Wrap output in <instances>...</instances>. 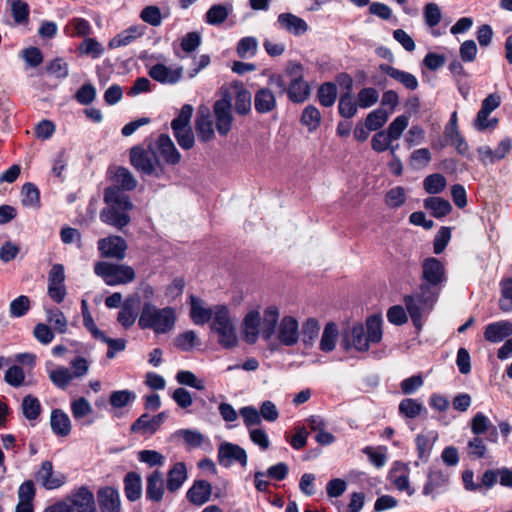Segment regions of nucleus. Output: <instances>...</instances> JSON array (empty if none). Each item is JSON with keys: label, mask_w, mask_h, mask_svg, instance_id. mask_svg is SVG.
I'll return each mask as SVG.
<instances>
[{"label": "nucleus", "mask_w": 512, "mask_h": 512, "mask_svg": "<svg viewBox=\"0 0 512 512\" xmlns=\"http://www.w3.org/2000/svg\"><path fill=\"white\" fill-rule=\"evenodd\" d=\"M421 267L422 283L419 291L404 298L406 309L417 328L422 326V316L433 309L441 287L447 280L445 266L439 259L428 257L424 259Z\"/></svg>", "instance_id": "obj_1"}, {"label": "nucleus", "mask_w": 512, "mask_h": 512, "mask_svg": "<svg viewBox=\"0 0 512 512\" xmlns=\"http://www.w3.org/2000/svg\"><path fill=\"white\" fill-rule=\"evenodd\" d=\"M383 320L380 315H371L366 320V325L356 324L344 332L342 346L345 350L354 347L359 352L369 350L371 344H377L382 340Z\"/></svg>", "instance_id": "obj_2"}, {"label": "nucleus", "mask_w": 512, "mask_h": 512, "mask_svg": "<svg viewBox=\"0 0 512 512\" xmlns=\"http://www.w3.org/2000/svg\"><path fill=\"white\" fill-rule=\"evenodd\" d=\"M104 202L107 207L100 212V220L110 226L122 230L130 223L128 212L134 205L130 197L117 187H107L104 190Z\"/></svg>", "instance_id": "obj_3"}, {"label": "nucleus", "mask_w": 512, "mask_h": 512, "mask_svg": "<svg viewBox=\"0 0 512 512\" xmlns=\"http://www.w3.org/2000/svg\"><path fill=\"white\" fill-rule=\"evenodd\" d=\"M176 319V311L173 307L159 308L151 302H145L138 325L141 329L153 330L155 334H166L173 330Z\"/></svg>", "instance_id": "obj_4"}, {"label": "nucleus", "mask_w": 512, "mask_h": 512, "mask_svg": "<svg viewBox=\"0 0 512 512\" xmlns=\"http://www.w3.org/2000/svg\"><path fill=\"white\" fill-rule=\"evenodd\" d=\"M129 158L132 167L141 175L161 178L165 174L164 164L157 156L152 142L147 146H133L129 151Z\"/></svg>", "instance_id": "obj_5"}, {"label": "nucleus", "mask_w": 512, "mask_h": 512, "mask_svg": "<svg viewBox=\"0 0 512 512\" xmlns=\"http://www.w3.org/2000/svg\"><path fill=\"white\" fill-rule=\"evenodd\" d=\"M210 328L218 335V343L226 349L233 348L238 343L235 321L225 305L214 307V317Z\"/></svg>", "instance_id": "obj_6"}, {"label": "nucleus", "mask_w": 512, "mask_h": 512, "mask_svg": "<svg viewBox=\"0 0 512 512\" xmlns=\"http://www.w3.org/2000/svg\"><path fill=\"white\" fill-rule=\"evenodd\" d=\"M94 273L101 277L108 286H118L134 281L136 274L131 266L110 262H97Z\"/></svg>", "instance_id": "obj_7"}, {"label": "nucleus", "mask_w": 512, "mask_h": 512, "mask_svg": "<svg viewBox=\"0 0 512 512\" xmlns=\"http://www.w3.org/2000/svg\"><path fill=\"white\" fill-rule=\"evenodd\" d=\"M286 73L291 76L287 88V95L293 103H303L311 93L309 84L303 79V66L297 62H290Z\"/></svg>", "instance_id": "obj_8"}, {"label": "nucleus", "mask_w": 512, "mask_h": 512, "mask_svg": "<svg viewBox=\"0 0 512 512\" xmlns=\"http://www.w3.org/2000/svg\"><path fill=\"white\" fill-rule=\"evenodd\" d=\"M215 128L219 135L226 136L232 129V103L229 95H224L213 104Z\"/></svg>", "instance_id": "obj_9"}, {"label": "nucleus", "mask_w": 512, "mask_h": 512, "mask_svg": "<svg viewBox=\"0 0 512 512\" xmlns=\"http://www.w3.org/2000/svg\"><path fill=\"white\" fill-rule=\"evenodd\" d=\"M218 462L221 466L229 468L234 462H238L242 467L247 465V453L237 444L223 442L218 447Z\"/></svg>", "instance_id": "obj_10"}, {"label": "nucleus", "mask_w": 512, "mask_h": 512, "mask_svg": "<svg viewBox=\"0 0 512 512\" xmlns=\"http://www.w3.org/2000/svg\"><path fill=\"white\" fill-rule=\"evenodd\" d=\"M153 146L163 164L175 166L181 162L182 156L169 135L160 134Z\"/></svg>", "instance_id": "obj_11"}, {"label": "nucleus", "mask_w": 512, "mask_h": 512, "mask_svg": "<svg viewBox=\"0 0 512 512\" xmlns=\"http://www.w3.org/2000/svg\"><path fill=\"white\" fill-rule=\"evenodd\" d=\"M276 338L282 345L294 346L300 338L298 321L292 316H284L277 326Z\"/></svg>", "instance_id": "obj_12"}, {"label": "nucleus", "mask_w": 512, "mask_h": 512, "mask_svg": "<svg viewBox=\"0 0 512 512\" xmlns=\"http://www.w3.org/2000/svg\"><path fill=\"white\" fill-rule=\"evenodd\" d=\"M183 71L182 66L169 67L162 63H157L150 67L148 75L163 85H174L182 79Z\"/></svg>", "instance_id": "obj_13"}, {"label": "nucleus", "mask_w": 512, "mask_h": 512, "mask_svg": "<svg viewBox=\"0 0 512 512\" xmlns=\"http://www.w3.org/2000/svg\"><path fill=\"white\" fill-rule=\"evenodd\" d=\"M195 130L201 142H209L215 137L214 121L210 110L206 106H200L195 119Z\"/></svg>", "instance_id": "obj_14"}, {"label": "nucleus", "mask_w": 512, "mask_h": 512, "mask_svg": "<svg viewBox=\"0 0 512 512\" xmlns=\"http://www.w3.org/2000/svg\"><path fill=\"white\" fill-rule=\"evenodd\" d=\"M36 480L47 490L60 488L66 482V477L61 472H55L51 461H44L36 472Z\"/></svg>", "instance_id": "obj_15"}, {"label": "nucleus", "mask_w": 512, "mask_h": 512, "mask_svg": "<svg viewBox=\"0 0 512 512\" xmlns=\"http://www.w3.org/2000/svg\"><path fill=\"white\" fill-rule=\"evenodd\" d=\"M98 250L103 257L122 260L125 258L127 243L120 236H109L98 241Z\"/></svg>", "instance_id": "obj_16"}, {"label": "nucleus", "mask_w": 512, "mask_h": 512, "mask_svg": "<svg viewBox=\"0 0 512 512\" xmlns=\"http://www.w3.org/2000/svg\"><path fill=\"white\" fill-rule=\"evenodd\" d=\"M277 25L281 30L296 37L304 35L309 30V26L303 18L290 12L279 14Z\"/></svg>", "instance_id": "obj_17"}, {"label": "nucleus", "mask_w": 512, "mask_h": 512, "mask_svg": "<svg viewBox=\"0 0 512 512\" xmlns=\"http://www.w3.org/2000/svg\"><path fill=\"white\" fill-rule=\"evenodd\" d=\"M74 512H96L93 493L86 487H80L66 498Z\"/></svg>", "instance_id": "obj_18"}, {"label": "nucleus", "mask_w": 512, "mask_h": 512, "mask_svg": "<svg viewBox=\"0 0 512 512\" xmlns=\"http://www.w3.org/2000/svg\"><path fill=\"white\" fill-rule=\"evenodd\" d=\"M165 493L164 475L159 470H154L146 478V498L152 502L162 501Z\"/></svg>", "instance_id": "obj_19"}, {"label": "nucleus", "mask_w": 512, "mask_h": 512, "mask_svg": "<svg viewBox=\"0 0 512 512\" xmlns=\"http://www.w3.org/2000/svg\"><path fill=\"white\" fill-rule=\"evenodd\" d=\"M379 69L408 90H416L419 86L416 76L410 72L400 70L389 64H380Z\"/></svg>", "instance_id": "obj_20"}, {"label": "nucleus", "mask_w": 512, "mask_h": 512, "mask_svg": "<svg viewBox=\"0 0 512 512\" xmlns=\"http://www.w3.org/2000/svg\"><path fill=\"white\" fill-rule=\"evenodd\" d=\"M97 496L101 512H120V496L119 492L115 488H101L98 491Z\"/></svg>", "instance_id": "obj_21"}, {"label": "nucleus", "mask_w": 512, "mask_h": 512, "mask_svg": "<svg viewBox=\"0 0 512 512\" xmlns=\"http://www.w3.org/2000/svg\"><path fill=\"white\" fill-rule=\"evenodd\" d=\"M212 494V485L206 480H196L188 489L186 497L194 505L201 506L209 501Z\"/></svg>", "instance_id": "obj_22"}, {"label": "nucleus", "mask_w": 512, "mask_h": 512, "mask_svg": "<svg viewBox=\"0 0 512 512\" xmlns=\"http://www.w3.org/2000/svg\"><path fill=\"white\" fill-rule=\"evenodd\" d=\"M512 335V323L508 320H500L490 323L484 331V338L491 343H499Z\"/></svg>", "instance_id": "obj_23"}, {"label": "nucleus", "mask_w": 512, "mask_h": 512, "mask_svg": "<svg viewBox=\"0 0 512 512\" xmlns=\"http://www.w3.org/2000/svg\"><path fill=\"white\" fill-rule=\"evenodd\" d=\"M276 106V96L269 87H261L256 91L254 95V107L258 113H270Z\"/></svg>", "instance_id": "obj_24"}, {"label": "nucleus", "mask_w": 512, "mask_h": 512, "mask_svg": "<svg viewBox=\"0 0 512 512\" xmlns=\"http://www.w3.org/2000/svg\"><path fill=\"white\" fill-rule=\"evenodd\" d=\"M187 468L184 462L175 463L167 473V489L174 493L178 491L187 480Z\"/></svg>", "instance_id": "obj_25"}, {"label": "nucleus", "mask_w": 512, "mask_h": 512, "mask_svg": "<svg viewBox=\"0 0 512 512\" xmlns=\"http://www.w3.org/2000/svg\"><path fill=\"white\" fill-rule=\"evenodd\" d=\"M145 27L142 25H134L131 26L121 33L117 34L111 41H110V47L112 48H118V47H124L132 42H134L136 39L140 38L145 33Z\"/></svg>", "instance_id": "obj_26"}, {"label": "nucleus", "mask_w": 512, "mask_h": 512, "mask_svg": "<svg viewBox=\"0 0 512 512\" xmlns=\"http://www.w3.org/2000/svg\"><path fill=\"white\" fill-rule=\"evenodd\" d=\"M260 313L258 311H250L243 320L245 341L253 344L260 334Z\"/></svg>", "instance_id": "obj_27"}, {"label": "nucleus", "mask_w": 512, "mask_h": 512, "mask_svg": "<svg viewBox=\"0 0 512 512\" xmlns=\"http://www.w3.org/2000/svg\"><path fill=\"white\" fill-rule=\"evenodd\" d=\"M124 492L126 498L131 501H137L142 496V479L136 472H128L124 477Z\"/></svg>", "instance_id": "obj_28"}, {"label": "nucleus", "mask_w": 512, "mask_h": 512, "mask_svg": "<svg viewBox=\"0 0 512 512\" xmlns=\"http://www.w3.org/2000/svg\"><path fill=\"white\" fill-rule=\"evenodd\" d=\"M50 425L54 434L65 437L71 432V421L68 415L61 409L51 412Z\"/></svg>", "instance_id": "obj_29"}, {"label": "nucleus", "mask_w": 512, "mask_h": 512, "mask_svg": "<svg viewBox=\"0 0 512 512\" xmlns=\"http://www.w3.org/2000/svg\"><path fill=\"white\" fill-rule=\"evenodd\" d=\"M438 435L436 432L431 431L425 434H419L416 436L415 442H416V448H417V454L418 458L426 462L429 459L430 453L432 451L433 445L435 441L437 440Z\"/></svg>", "instance_id": "obj_30"}, {"label": "nucleus", "mask_w": 512, "mask_h": 512, "mask_svg": "<svg viewBox=\"0 0 512 512\" xmlns=\"http://www.w3.org/2000/svg\"><path fill=\"white\" fill-rule=\"evenodd\" d=\"M191 318L196 325H203L214 317V308H206L201 300L191 296Z\"/></svg>", "instance_id": "obj_31"}, {"label": "nucleus", "mask_w": 512, "mask_h": 512, "mask_svg": "<svg viewBox=\"0 0 512 512\" xmlns=\"http://www.w3.org/2000/svg\"><path fill=\"white\" fill-rule=\"evenodd\" d=\"M232 10L233 5L230 2L212 5L206 12L205 20L210 25H220L227 19Z\"/></svg>", "instance_id": "obj_32"}, {"label": "nucleus", "mask_w": 512, "mask_h": 512, "mask_svg": "<svg viewBox=\"0 0 512 512\" xmlns=\"http://www.w3.org/2000/svg\"><path fill=\"white\" fill-rule=\"evenodd\" d=\"M114 185L120 191H131L137 187V180L134 175L124 167H118L113 176Z\"/></svg>", "instance_id": "obj_33"}, {"label": "nucleus", "mask_w": 512, "mask_h": 512, "mask_svg": "<svg viewBox=\"0 0 512 512\" xmlns=\"http://www.w3.org/2000/svg\"><path fill=\"white\" fill-rule=\"evenodd\" d=\"M424 207L429 210L435 218H442L448 215L452 206L450 202L441 197H428L424 200Z\"/></svg>", "instance_id": "obj_34"}, {"label": "nucleus", "mask_w": 512, "mask_h": 512, "mask_svg": "<svg viewBox=\"0 0 512 512\" xmlns=\"http://www.w3.org/2000/svg\"><path fill=\"white\" fill-rule=\"evenodd\" d=\"M64 31L70 37H87L91 34L92 28L86 19L76 17L68 22Z\"/></svg>", "instance_id": "obj_35"}, {"label": "nucleus", "mask_w": 512, "mask_h": 512, "mask_svg": "<svg viewBox=\"0 0 512 512\" xmlns=\"http://www.w3.org/2000/svg\"><path fill=\"white\" fill-rule=\"evenodd\" d=\"M339 331L338 327L334 322H329L325 325L319 348L323 352H331L334 350L336 345V340L338 338Z\"/></svg>", "instance_id": "obj_36"}, {"label": "nucleus", "mask_w": 512, "mask_h": 512, "mask_svg": "<svg viewBox=\"0 0 512 512\" xmlns=\"http://www.w3.org/2000/svg\"><path fill=\"white\" fill-rule=\"evenodd\" d=\"M135 299H127L118 313L117 321L125 328H130L136 321L137 313L135 308Z\"/></svg>", "instance_id": "obj_37"}, {"label": "nucleus", "mask_w": 512, "mask_h": 512, "mask_svg": "<svg viewBox=\"0 0 512 512\" xmlns=\"http://www.w3.org/2000/svg\"><path fill=\"white\" fill-rule=\"evenodd\" d=\"M448 483V476L439 469H433L428 474V480L423 487L425 495L432 494L438 488L445 486Z\"/></svg>", "instance_id": "obj_38"}, {"label": "nucleus", "mask_w": 512, "mask_h": 512, "mask_svg": "<svg viewBox=\"0 0 512 512\" xmlns=\"http://www.w3.org/2000/svg\"><path fill=\"white\" fill-rule=\"evenodd\" d=\"M337 99V87L333 82H325L318 89V100L324 107H331Z\"/></svg>", "instance_id": "obj_39"}, {"label": "nucleus", "mask_w": 512, "mask_h": 512, "mask_svg": "<svg viewBox=\"0 0 512 512\" xmlns=\"http://www.w3.org/2000/svg\"><path fill=\"white\" fill-rule=\"evenodd\" d=\"M300 121L302 125L308 127V130L312 132L320 125L321 113L315 106L308 105L304 108Z\"/></svg>", "instance_id": "obj_40"}, {"label": "nucleus", "mask_w": 512, "mask_h": 512, "mask_svg": "<svg viewBox=\"0 0 512 512\" xmlns=\"http://www.w3.org/2000/svg\"><path fill=\"white\" fill-rule=\"evenodd\" d=\"M156 422H154L153 416L145 413L142 414L132 425L131 432L133 433H148L153 434L158 430Z\"/></svg>", "instance_id": "obj_41"}, {"label": "nucleus", "mask_w": 512, "mask_h": 512, "mask_svg": "<svg viewBox=\"0 0 512 512\" xmlns=\"http://www.w3.org/2000/svg\"><path fill=\"white\" fill-rule=\"evenodd\" d=\"M358 106L353 100L352 93H344L340 96L338 111L342 117L349 119L356 115Z\"/></svg>", "instance_id": "obj_42"}, {"label": "nucleus", "mask_w": 512, "mask_h": 512, "mask_svg": "<svg viewBox=\"0 0 512 512\" xmlns=\"http://www.w3.org/2000/svg\"><path fill=\"white\" fill-rule=\"evenodd\" d=\"M501 298L499 300V308L503 312L512 311V277L501 280Z\"/></svg>", "instance_id": "obj_43"}, {"label": "nucleus", "mask_w": 512, "mask_h": 512, "mask_svg": "<svg viewBox=\"0 0 512 512\" xmlns=\"http://www.w3.org/2000/svg\"><path fill=\"white\" fill-rule=\"evenodd\" d=\"M200 344V340L192 330L185 331L174 339V345L182 351H190Z\"/></svg>", "instance_id": "obj_44"}, {"label": "nucleus", "mask_w": 512, "mask_h": 512, "mask_svg": "<svg viewBox=\"0 0 512 512\" xmlns=\"http://www.w3.org/2000/svg\"><path fill=\"white\" fill-rule=\"evenodd\" d=\"M423 410V404L417 399L405 398L399 404V412L407 418H416Z\"/></svg>", "instance_id": "obj_45"}, {"label": "nucleus", "mask_w": 512, "mask_h": 512, "mask_svg": "<svg viewBox=\"0 0 512 512\" xmlns=\"http://www.w3.org/2000/svg\"><path fill=\"white\" fill-rule=\"evenodd\" d=\"M46 318L58 333L64 334L67 332L68 321L58 308L48 309L46 311Z\"/></svg>", "instance_id": "obj_46"}, {"label": "nucleus", "mask_w": 512, "mask_h": 512, "mask_svg": "<svg viewBox=\"0 0 512 512\" xmlns=\"http://www.w3.org/2000/svg\"><path fill=\"white\" fill-rule=\"evenodd\" d=\"M176 381L180 385L189 386L191 388L197 390L205 389V381L203 379H199L193 372L188 370H180L176 374Z\"/></svg>", "instance_id": "obj_47"}, {"label": "nucleus", "mask_w": 512, "mask_h": 512, "mask_svg": "<svg viewBox=\"0 0 512 512\" xmlns=\"http://www.w3.org/2000/svg\"><path fill=\"white\" fill-rule=\"evenodd\" d=\"M389 113L384 108H378L370 112L366 117L367 129L376 131L380 129L387 122Z\"/></svg>", "instance_id": "obj_48"}, {"label": "nucleus", "mask_w": 512, "mask_h": 512, "mask_svg": "<svg viewBox=\"0 0 512 512\" xmlns=\"http://www.w3.org/2000/svg\"><path fill=\"white\" fill-rule=\"evenodd\" d=\"M51 382L60 389H65L73 380V375L67 367H58L49 373Z\"/></svg>", "instance_id": "obj_49"}, {"label": "nucleus", "mask_w": 512, "mask_h": 512, "mask_svg": "<svg viewBox=\"0 0 512 512\" xmlns=\"http://www.w3.org/2000/svg\"><path fill=\"white\" fill-rule=\"evenodd\" d=\"M446 179L442 174L435 173L428 175L424 181L423 186L427 193L438 194L442 192L446 187Z\"/></svg>", "instance_id": "obj_50"}, {"label": "nucleus", "mask_w": 512, "mask_h": 512, "mask_svg": "<svg viewBox=\"0 0 512 512\" xmlns=\"http://www.w3.org/2000/svg\"><path fill=\"white\" fill-rule=\"evenodd\" d=\"M21 406H22L23 415L28 420H35L40 415L41 404H40L39 400L32 395L25 396L23 398Z\"/></svg>", "instance_id": "obj_51"}, {"label": "nucleus", "mask_w": 512, "mask_h": 512, "mask_svg": "<svg viewBox=\"0 0 512 512\" xmlns=\"http://www.w3.org/2000/svg\"><path fill=\"white\" fill-rule=\"evenodd\" d=\"M252 95L244 88L237 90L235 97V110L240 115H246L251 111Z\"/></svg>", "instance_id": "obj_52"}, {"label": "nucleus", "mask_w": 512, "mask_h": 512, "mask_svg": "<svg viewBox=\"0 0 512 512\" xmlns=\"http://www.w3.org/2000/svg\"><path fill=\"white\" fill-rule=\"evenodd\" d=\"M379 100V92L373 87L362 88L357 95V104L360 108H369Z\"/></svg>", "instance_id": "obj_53"}, {"label": "nucleus", "mask_w": 512, "mask_h": 512, "mask_svg": "<svg viewBox=\"0 0 512 512\" xmlns=\"http://www.w3.org/2000/svg\"><path fill=\"white\" fill-rule=\"evenodd\" d=\"M193 106L190 104H184L177 117H175L171 122V128L172 130H176L179 128H188L191 127V118L193 115Z\"/></svg>", "instance_id": "obj_54"}, {"label": "nucleus", "mask_w": 512, "mask_h": 512, "mask_svg": "<svg viewBox=\"0 0 512 512\" xmlns=\"http://www.w3.org/2000/svg\"><path fill=\"white\" fill-rule=\"evenodd\" d=\"M423 18L428 27L433 28L437 26L442 18L439 5L433 2L427 3L423 8Z\"/></svg>", "instance_id": "obj_55"}, {"label": "nucleus", "mask_w": 512, "mask_h": 512, "mask_svg": "<svg viewBox=\"0 0 512 512\" xmlns=\"http://www.w3.org/2000/svg\"><path fill=\"white\" fill-rule=\"evenodd\" d=\"M258 48V42L255 37H244L237 45V54L240 58L246 59L253 57Z\"/></svg>", "instance_id": "obj_56"}, {"label": "nucleus", "mask_w": 512, "mask_h": 512, "mask_svg": "<svg viewBox=\"0 0 512 512\" xmlns=\"http://www.w3.org/2000/svg\"><path fill=\"white\" fill-rule=\"evenodd\" d=\"M488 452L487 446L482 438L475 436L467 443V454L471 459H482Z\"/></svg>", "instance_id": "obj_57"}, {"label": "nucleus", "mask_w": 512, "mask_h": 512, "mask_svg": "<svg viewBox=\"0 0 512 512\" xmlns=\"http://www.w3.org/2000/svg\"><path fill=\"white\" fill-rule=\"evenodd\" d=\"M320 331L319 323L314 318H309L302 326V341L305 345H312Z\"/></svg>", "instance_id": "obj_58"}, {"label": "nucleus", "mask_w": 512, "mask_h": 512, "mask_svg": "<svg viewBox=\"0 0 512 512\" xmlns=\"http://www.w3.org/2000/svg\"><path fill=\"white\" fill-rule=\"evenodd\" d=\"M405 201L406 191L401 186L390 189L385 195V204L392 209L401 207Z\"/></svg>", "instance_id": "obj_59"}, {"label": "nucleus", "mask_w": 512, "mask_h": 512, "mask_svg": "<svg viewBox=\"0 0 512 512\" xmlns=\"http://www.w3.org/2000/svg\"><path fill=\"white\" fill-rule=\"evenodd\" d=\"M408 124L409 117L406 115H399L389 124L385 132L393 141L397 140L408 127Z\"/></svg>", "instance_id": "obj_60"}, {"label": "nucleus", "mask_w": 512, "mask_h": 512, "mask_svg": "<svg viewBox=\"0 0 512 512\" xmlns=\"http://www.w3.org/2000/svg\"><path fill=\"white\" fill-rule=\"evenodd\" d=\"M22 204L28 207H35L40 202L39 189L33 183H25L22 187Z\"/></svg>", "instance_id": "obj_61"}, {"label": "nucleus", "mask_w": 512, "mask_h": 512, "mask_svg": "<svg viewBox=\"0 0 512 512\" xmlns=\"http://www.w3.org/2000/svg\"><path fill=\"white\" fill-rule=\"evenodd\" d=\"M140 18L143 22L158 27L162 24V14L160 8L155 5L146 6L140 13Z\"/></svg>", "instance_id": "obj_62"}, {"label": "nucleus", "mask_w": 512, "mask_h": 512, "mask_svg": "<svg viewBox=\"0 0 512 512\" xmlns=\"http://www.w3.org/2000/svg\"><path fill=\"white\" fill-rule=\"evenodd\" d=\"M173 134L182 149L190 150L193 148L195 136L191 127L173 130Z\"/></svg>", "instance_id": "obj_63"}, {"label": "nucleus", "mask_w": 512, "mask_h": 512, "mask_svg": "<svg viewBox=\"0 0 512 512\" xmlns=\"http://www.w3.org/2000/svg\"><path fill=\"white\" fill-rule=\"evenodd\" d=\"M30 309V299L25 295L15 298L9 306L10 315L14 318L23 317Z\"/></svg>", "instance_id": "obj_64"}]
</instances>
